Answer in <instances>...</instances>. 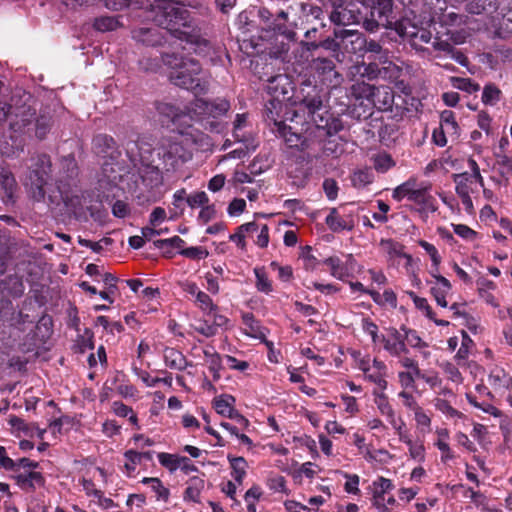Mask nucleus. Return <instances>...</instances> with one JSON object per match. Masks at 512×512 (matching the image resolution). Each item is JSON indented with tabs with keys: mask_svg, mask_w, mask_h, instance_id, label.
I'll return each instance as SVG.
<instances>
[{
	"mask_svg": "<svg viewBox=\"0 0 512 512\" xmlns=\"http://www.w3.org/2000/svg\"><path fill=\"white\" fill-rule=\"evenodd\" d=\"M205 135L191 126L177 129L172 135L164 137L156 153L163 169L175 171L192 158V146L202 142Z\"/></svg>",
	"mask_w": 512,
	"mask_h": 512,
	"instance_id": "1",
	"label": "nucleus"
},
{
	"mask_svg": "<svg viewBox=\"0 0 512 512\" xmlns=\"http://www.w3.org/2000/svg\"><path fill=\"white\" fill-rule=\"evenodd\" d=\"M153 21L160 27L171 32L180 40L194 43L192 36L180 28L190 27L189 11L174 0H154L151 4Z\"/></svg>",
	"mask_w": 512,
	"mask_h": 512,
	"instance_id": "2",
	"label": "nucleus"
},
{
	"mask_svg": "<svg viewBox=\"0 0 512 512\" xmlns=\"http://www.w3.org/2000/svg\"><path fill=\"white\" fill-rule=\"evenodd\" d=\"M165 61L172 68L169 77L174 85L192 91L195 95L204 94L208 90L209 80L196 60L170 56Z\"/></svg>",
	"mask_w": 512,
	"mask_h": 512,
	"instance_id": "3",
	"label": "nucleus"
},
{
	"mask_svg": "<svg viewBox=\"0 0 512 512\" xmlns=\"http://www.w3.org/2000/svg\"><path fill=\"white\" fill-rule=\"evenodd\" d=\"M304 2L290 5L286 10L278 12L277 35L287 41L281 42L280 48L273 52L276 57L281 56L289 50V43L296 40V30L307 23L304 12Z\"/></svg>",
	"mask_w": 512,
	"mask_h": 512,
	"instance_id": "4",
	"label": "nucleus"
},
{
	"mask_svg": "<svg viewBox=\"0 0 512 512\" xmlns=\"http://www.w3.org/2000/svg\"><path fill=\"white\" fill-rule=\"evenodd\" d=\"M230 109V103L226 99H216L208 102L203 99H196L187 108L190 119L200 122L205 128L212 131H219L218 118L224 116Z\"/></svg>",
	"mask_w": 512,
	"mask_h": 512,
	"instance_id": "5",
	"label": "nucleus"
},
{
	"mask_svg": "<svg viewBox=\"0 0 512 512\" xmlns=\"http://www.w3.org/2000/svg\"><path fill=\"white\" fill-rule=\"evenodd\" d=\"M51 162L47 155H39L31 159L29 172L24 178V185L36 201L44 199L45 189L49 180Z\"/></svg>",
	"mask_w": 512,
	"mask_h": 512,
	"instance_id": "6",
	"label": "nucleus"
},
{
	"mask_svg": "<svg viewBox=\"0 0 512 512\" xmlns=\"http://www.w3.org/2000/svg\"><path fill=\"white\" fill-rule=\"evenodd\" d=\"M31 103H34L32 96L22 90H17L11 97L10 103L0 100V123L10 119V125L31 116Z\"/></svg>",
	"mask_w": 512,
	"mask_h": 512,
	"instance_id": "7",
	"label": "nucleus"
},
{
	"mask_svg": "<svg viewBox=\"0 0 512 512\" xmlns=\"http://www.w3.org/2000/svg\"><path fill=\"white\" fill-rule=\"evenodd\" d=\"M340 122L333 119L325 125L317 124L312 133L322 143V152L326 156L339 157L344 152V144L335 134L341 130Z\"/></svg>",
	"mask_w": 512,
	"mask_h": 512,
	"instance_id": "8",
	"label": "nucleus"
},
{
	"mask_svg": "<svg viewBox=\"0 0 512 512\" xmlns=\"http://www.w3.org/2000/svg\"><path fill=\"white\" fill-rule=\"evenodd\" d=\"M334 35L336 38H342L343 40L347 38H351L350 44L351 48L345 46V49L351 53H357L362 50L366 52H370L374 55V61H386V57L389 56V52L382 48V46L374 41H367L361 34L357 33L354 30L349 29H340L335 30Z\"/></svg>",
	"mask_w": 512,
	"mask_h": 512,
	"instance_id": "9",
	"label": "nucleus"
},
{
	"mask_svg": "<svg viewBox=\"0 0 512 512\" xmlns=\"http://www.w3.org/2000/svg\"><path fill=\"white\" fill-rule=\"evenodd\" d=\"M31 116L24 117L21 122L15 121L11 124V129L15 133H23L31 137L34 135L38 139H44L52 127V117L50 115L41 114L34 118L35 108L31 103Z\"/></svg>",
	"mask_w": 512,
	"mask_h": 512,
	"instance_id": "10",
	"label": "nucleus"
},
{
	"mask_svg": "<svg viewBox=\"0 0 512 512\" xmlns=\"http://www.w3.org/2000/svg\"><path fill=\"white\" fill-rule=\"evenodd\" d=\"M398 35L415 49H420L432 39V33L423 25H418L415 19L404 17L396 23Z\"/></svg>",
	"mask_w": 512,
	"mask_h": 512,
	"instance_id": "11",
	"label": "nucleus"
},
{
	"mask_svg": "<svg viewBox=\"0 0 512 512\" xmlns=\"http://www.w3.org/2000/svg\"><path fill=\"white\" fill-rule=\"evenodd\" d=\"M322 83L330 88H336L342 83V76L335 69V64L328 58H317L312 64Z\"/></svg>",
	"mask_w": 512,
	"mask_h": 512,
	"instance_id": "12",
	"label": "nucleus"
},
{
	"mask_svg": "<svg viewBox=\"0 0 512 512\" xmlns=\"http://www.w3.org/2000/svg\"><path fill=\"white\" fill-rule=\"evenodd\" d=\"M19 190L18 183L12 171L0 165V195L5 205L14 204Z\"/></svg>",
	"mask_w": 512,
	"mask_h": 512,
	"instance_id": "13",
	"label": "nucleus"
},
{
	"mask_svg": "<svg viewBox=\"0 0 512 512\" xmlns=\"http://www.w3.org/2000/svg\"><path fill=\"white\" fill-rule=\"evenodd\" d=\"M266 89L272 98L290 100L293 87L287 75L278 74L268 80Z\"/></svg>",
	"mask_w": 512,
	"mask_h": 512,
	"instance_id": "14",
	"label": "nucleus"
},
{
	"mask_svg": "<svg viewBox=\"0 0 512 512\" xmlns=\"http://www.w3.org/2000/svg\"><path fill=\"white\" fill-rule=\"evenodd\" d=\"M372 505L378 512H386L385 495L394 489V485L390 479L378 477L371 484Z\"/></svg>",
	"mask_w": 512,
	"mask_h": 512,
	"instance_id": "15",
	"label": "nucleus"
},
{
	"mask_svg": "<svg viewBox=\"0 0 512 512\" xmlns=\"http://www.w3.org/2000/svg\"><path fill=\"white\" fill-rule=\"evenodd\" d=\"M437 272L436 270L431 271V276L434 280L429 282L431 285L430 289L437 304L446 308L448 306L446 297L451 292L452 285L447 278L439 275Z\"/></svg>",
	"mask_w": 512,
	"mask_h": 512,
	"instance_id": "16",
	"label": "nucleus"
},
{
	"mask_svg": "<svg viewBox=\"0 0 512 512\" xmlns=\"http://www.w3.org/2000/svg\"><path fill=\"white\" fill-rule=\"evenodd\" d=\"M287 101L284 99L272 98L267 100L265 105L266 120L273 124L274 128L284 124V113L287 110Z\"/></svg>",
	"mask_w": 512,
	"mask_h": 512,
	"instance_id": "17",
	"label": "nucleus"
},
{
	"mask_svg": "<svg viewBox=\"0 0 512 512\" xmlns=\"http://www.w3.org/2000/svg\"><path fill=\"white\" fill-rule=\"evenodd\" d=\"M9 136L0 137V153L3 156L13 157L19 155L23 151L25 139L23 133H15L12 129Z\"/></svg>",
	"mask_w": 512,
	"mask_h": 512,
	"instance_id": "18",
	"label": "nucleus"
},
{
	"mask_svg": "<svg viewBox=\"0 0 512 512\" xmlns=\"http://www.w3.org/2000/svg\"><path fill=\"white\" fill-rule=\"evenodd\" d=\"M379 64L376 61L371 63L359 62L349 67L347 77L349 80L369 81L378 79Z\"/></svg>",
	"mask_w": 512,
	"mask_h": 512,
	"instance_id": "19",
	"label": "nucleus"
},
{
	"mask_svg": "<svg viewBox=\"0 0 512 512\" xmlns=\"http://www.w3.org/2000/svg\"><path fill=\"white\" fill-rule=\"evenodd\" d=\"M14 478L17 485L26 492L42 487L45 483L42 474L34 470L19 471Z\"/></svg>",
	"mask_w": 512,
	"mask_h": 512,
	"instance_id": "20",
	"label": "nucleus"
},
{
	"mask_svg": "<svg viewBox=\"0 0 512 512\" xmlns=\"http://www.w3.org/2000/svg\"><path fill=\"white\" fill-rule=\"evenodd\" d=\"M394 102L393 90L388 86H380L374 88V95L370 105L379 110H389Z\"/></svg>",
	"mask_w": 512,
	"mask_h": 512,
	"instance_id": "21",
	"label": "nucleus"
},
{
	"mask_svg": "<svg viewBox=\"0 0 512 512\" xmlns=\"http://www.w3.org/2000/svg\"><path fill=\"white\" fill-rule=\"evenodd\" d=\"M163 360L165 365L173 370L182 371L186 369L191 363H189L182 352L175 348L166 347L163 350Z\"/></svg>",
	"mask_w": 512,
	"mask_h": 512,
	"instance_id": "22",
	"label": "nucleus"
},
{
	"mask_svg": "<svg viewBox=\"0 0 512 512\" xmlns=\"http://www.w3.org/2000/svg\"><path fill=\"white\" fill-rule=\"evenodd\" d=\"M158 114L164 117L167 121H171L178 126H181V119L188 115L183 112L178 106L168 102H158L156 104ZM178 129H181L178 127Z\"/></svg>",
	"mask_w": 512,
	"mask_h": 512,
	"instance_id": "23",
	"label": "nucleus"
},
{
	"mask_svg": "<svg viewBox=\"0 0 512 512\" xmlns=\"http://www.w3.org/2000/svg\"><path fill=\"white\" fill-rule=\"evenodd\" d=\"M488 383L495 391H502L512 386V377L501 367L491 369Z\"/></svg>",
	"mask_w": 512,
	"mask_h": 512,
	"instance_id": "24",
	"label": "nucleus"
},
{
	"mask_svg": "<svg viewBox=\"0 0 512 512\" xmlns=\"http://www.w3.org/2000/svg\"><path fill=\"white\" fill-rule=\"evenodd\" d=\"M25 290L22 279L17 275H9L0 281V293L20 297Z\"/></svg>",
	"mask_w": 512,
	"mask_h": 512,
	"instance_id": "25",
	"label": "nucleus"
},
{
	"mask_svg": "<svg viewBox=\"0 0 512 512\" xmlns=\"http://www.w3.org/2000/svg\"><path fill=\"white\" fill-rule=\"evenodd\" d=\"M384 349L392 356L400 357L408 352L402 335L394 330L389 338L383 337Z\"/></svg>",
	"mask_w": 512,
	"mask_h": 512,
	"instance_id": "26",
	"label": "nucleus"
},
{
	"mask_svg": "<svg viewBox=\"0 0 512 512\" xmlns=\"http://www.w3.org/2000/svg\"><path fill=\"white\" fill-rule=\"evenodd\" d=\"M495 290L496 284L493 281L487 278L477 280V291L480 298L488 305L496 308L499 306V302L493 294Z\"/></svg>",
	"mask_w": 512,
	"mask_h": 512,
	"instance_id": "27",
	"label": "nucleus"
},
{
	"mask_svg": "<svg viewBox=\"0 0 512 512\" xmlns=\"http://www.w3.org/2000/svg\"><path fill=\"white\" fill-rule=\"evenodd\" d=\"M391 9H384L383 6L372 7L371 20L365 22V27L369 31H374L379 26L387 27L391 22L388 20V13Z\"/></svg>",
	"mask_w": 512,
	"mask_h": 512,
	"instance_id": "28",
	"label": "nucleus"
},
{
	"mask_svg": "<svg viewBox=\"0 0 512 512\" xmlns=\"http://www.w3.org/2000/svg\"><path fill=\"white\" fill-rule=\"evenodd\" d=\"M330 230L339 232L342 230H351L354 227L351 218H343L339 215L336 208H332L325 220Z\"/></svg>",
	"mask_w": 512,
	"mask_h": 512,
	"instance_id": "29",
	"label": "nucleus"
},
{
	"mask_svg": "<svg viewBox=\"0 0 512 512\" xmlns=\"http://www.w3.org/2000/svg\"><path fill=\"white\" fill-rule=\"evenodd\" d=\"M131 161L133 163V166L137 169V172L140 174L144 181L148 177H150L151 182H160L161 177L159 168L157 166L145 162L144 157L142 155L140 156L139 163H137L136 159H131Z\"/></svg>",
	"mask_w": 512,
	"mask_h": 512,
	"instance_id": "30",
	"label": "nucleus"
},
{
	"mask_svg": "<svg viewBox=\"0 0 512 512\" xmlns=\"http://www.w3.org/2000/svg\"><path fill=\"white\" fill-rule=\"evenodd\" d=\"M273 131L278 133V135L284 139L289 147L304 148L302 135L293 131L291 126H288L284 123L277 128H273Z\"/></svg>",
	"mask_w": 512,
	"mask_h": 512,
	"instance_id": "31",
	"label": "nucleus"
},
{
	"mask_svg": "<svg viewBox=\"0 0 512 512\" xmlns=\"http://www.w3.org/2000/svg\"><path fill=\"white\" fill-rule=\"evenodd\" d=\"M373 395L375 396L374 401L379 412L387 418L389 424L399 418L396 416V412L389 403L387 396L384 394V391L374 390Z\"/></svg>",
	"mask_w": 512,
	"mask_h": 512,
	"instance_id": "32",
	"label": "nucleus"
},
{
	"mask_svg": "<svg viewBox=\"0 0 512 512\" xmlns=\"http://www.w3.org/2000/svg\"><path fill=\"white\" fill-rule=\"evenodd\" d=\"M354 83L350 87V94L355 100H366L371 102L374 95L375 86L366 83L365 81L352 80Z\"/></svg>",
	"mask_w": 512,
	"mask_h": 512,
	"instance_id": "33",
	"label": "nucleus"
},
{
	"mask_svg": "<svg viewBox=\"0 0 512 512\" xmlns=\"http://www.w3.org/2000/svg\"><path fill=\"white\" fill-rule=\"evenodd\" d=\"M379 64H381V67L379 66L377 70L378 79L392 82L397 80L402 74V69L390 61L389 56L386 57V61H379Z\"/></svg>",
	"mask_w": 512,
	"mask_h": 512,
	"instance_id": "34",
	"label": "nucleus"
},
{
	"mask_svg": "<svg viewBox=\"0 0 512 512\" xmlns=\"http://www.w3.org/2000/svg\"><path fill=\"white\" fill-rule=\"evenodd\" d=\"M454 182L456 184V193L457 194H472L475 192L474 186L478 183V181L471 177L468 172L455 174L454 176Z\"/></svg>",
	"mask_w": 512,
	"mask_h": 512,
	"instance_id": "35",
	"label": "nucleus"
},
{
	"mask_svg": "<svg viewBox=\"0 0 512 512\" xmlns=\"http://www.w3.org/2000/svg\"><path fill=\"white\" fill-rule=\"evenodd\" d=\"M205 482L199 477H192L187 482V488L184 492L185 501L199 502L200 494L204 489Z\"/></svg>",
	"mask_w": 512,
	"mask_h": 512,
	"instance_id": "36",
	"label": "nucleus"
},
{
	"mask_svg": "<svg viewBox=\"0 0 512 512\" xmlns=\"http://www.w3.org/2000/svg\"><path fill=\"white\" fill-rule=\"evenodd\" d=\"M132 37L137 42H141L145 45L154 46L160 42L158 32L151 28H139L132 32Z\"/></svg>",
	"mask_w": 512,
	"mask_h": 512,
	"instance_id": "37",
	"label": "nucleus"
},
{
	"mask_svg": "<svg viewBox=\"0 0 512 512\" xmlns=\"http://www.w3.org/2000/svg\"><path fill=\"white\" fill-rule=\"evenodd\" d=\"M436 433H437L438 439H437L435 445L441 452V460L443 462H446L448 460L453 459L454 454L447 442V440L449 439L448 430L445 428H442V429H438L436 431Z\"/></svg>",
	"mask_w": 512,
	"mask_h": 512,
	"instance_id": "38",
	"label": "nucleus"
},
{
	"mask_svg": "<svg viewBox=\"0 0 512 512\" xmlns=\"http://www.w3.org/2000/svg\"><path fill=\"white\" fill-rule=\"evenodd\" d=\"M331 22L336 25L347 26L357 21V15L347 8L334 9L330 14Z\"/></svg>",
	"mask_w": 512,
	"mask_h": 512,
	"instance_id": "39",
	"label": "nucleus"
},
{
	"mask_svg": "<svg viewBox=\"0 0 512 512\" xmlns=\"http://www.w3.org/2000/svg\"><path fill=\"white\" fill-rule=\"evenodd\" d=\"M235 399L231 395H220L214 399V408L216 412L222 416L230 417L234 412L233 404Z\"/></svg>",
	"mask_w": 512,
	"mask_h": 512,
	"instance_id": "40",
	"label": "nucleus"
},
{
	"mask_svg": "<svg viewBox=\"0 0 512 512\" xmlns=\"http://www.w3.org/2000/svg\"><path fill=\"white\" fill-rule=\"evenodd\" d=\"M232 468L231 476L238 485H241L246 476L247 462L243 457L228 456Z\"/></svg>",
	"mask_w": 512,
	"mask_h": 512,
	"instance_id": "41",
	"label": "nucleus"
},
{
	"mask_svg": "<svg viewBox=\"0 0 512 512\" xmlns=\"http://www.w3.org/2000/svg\"><path fill=\"white\" fill-rule=\"evenodd\" d=\"M324 264L330 268L331 275L336 279L344 280L349 276L347 266L338 257H329L324 260Z\"/></svg>",
	"mask_w": 512,
	"mask_h": 512,
	"instance_id": "42",
	"label": "nucleus"
},
{
	"mask_svg": "<svg viewBox=\"0 0 512 512\" xmlns=\"http://www.w3.org/2000/svg\"><path fill=\"white\" fill-rule=\"evenodd\" d=\"M374 175L371 169L364 168V169H358L353 172L351 176V183L353 187L357 189H361L366 187L367 185L371 184L373 182Z\"/></svg>",
	"mask_w": 512,
	"mask_h": 512,
	"instance_id": "43",
	"label": "nucleus"
},
{
	"mask_svg": "<svg viewBox=\"0 0 512 512\" xmlns=\"http://www.w3.org/2000/svg\"><path fill=\"white\" fill-rule=\"evenodd\" d=\"M303 105L307 108L308 114L311 117V120L317 125L320 124L316 117L320 118V122H323V116L317 114L322 108L323 103L319 96H313L309 98H305L303 101Z\"/></svg>",
	"mask_w": 512,
	"mask_h": 512,
	"instance_id": "44",
	"label": "nucleus"
},
{
	"mask_svg": "<svg viewBox=\"0 0 512 512\" xmlns=\"http://www.w3.org/2000/svg\"><path fill=\"white\" fill-rule=\"evenodd\" d=\"M382 251L388 256V261L403 254V245L392 239H382L379 243Z\"/></svg>",
	"mask_w": 512,
	"mask_h": 512,
	"instance_id": "45",
	"label": "nucleus"
},
{
	"mask_svg": "<svg viewBox=\"0 0 512 512\" xmlns=\"http://www.w3.org/2000/svg\"><path fill=\"white\" fill-rule=\"evenodd\" d=\"M120 26L119 17L102 16L94 21V28L100 32L113 31Z\"/></svg>",
	"mask_w": 512,
	"mask_h": 512,
	"instance_id": "46",
	"label": "nucleus"
},
{
	"mask_svg": "<svg viewBox=\"0 0 512 512\" xmlns=\"http://www.w3.org/2000/svg\"><path fill=\"white\" fill-rule=\"evenodd\" d=\"M390 425L394 429L396 435L398 436L399 441L406 444L407 447L414 442V440H412L410 434L406 429V423L402 417H399L397 420L392 421Z\"/></svg>",
	"mask_w": 512,
	"mask_h": 512,
	"instance_id": "47",
	"label": "nucleus"
},
{
	"mask_svg": "<svg viewBox=\"0 0 512 512\" xmlns=\"http://www.w3.org/2000/svg\"><path fill=\"white\" fill-rule=\"evenodd\" d=\"M390 425L394 429L396 435L398 436L399 441L406 444L407 447L414 442V440H412L410 434L406 429V423L402 417H399L397 420L392 421Z\"/></svg>",
	"mask_w": 512,
	"mask_h": 512,
	"instance_id": "48",
	"label": "nucleus"
},
{
	"mask_svg": "<svg viewBox=\"0 0 512 512\" xmlns=\"http://www.w3.org/2000/svg\"><path fill=\"white\" fill-rule=\"evenodd\" d=\"M372 161H373L374 168L376 169V171H378L380 173L387 172L389 169H391L395 165V162L392 159V157L385 152L375 155L372 158Z\"/></svg>",
	"mask_w": 512,
	"mask_h": 512,
	"instance_id": "49",
	"label": "nucleus"
},
{
	"mask_svg": "<svg viewBox=\"0 0 512 512\" xmlns=\"http://www.w3.org/2000/svg\"><path fill=\"white\" fill-rule=\"evenodd\" d=\"M258 17L265 25L266 29L273 31L277 34L278 13L274 15L268 8L260 7L258 10Z\"/></svg>",
	"mask_w": 512,
	"mask_h": 512,
	"instance_id": "50",
	"label": "nucleus"
},
{
	"mask_svg": "<svg viewBox=\"0 0 512 512\" xmlns=\"http://www.w3.org/2000/svg\"><path fill=\"white\" fill-rule=\"evenodd\" d=\"M415 185H416V181L413 179H410V180L400 184L393 190V193H392L393 199H395L398 202L402 201L404 198L410 199L411 193H412Z\"/></svg>",
	"mask_w": 512,
	"mask_h": 512,
	"instance_id": "51",
	"label": "nucleus"
},
{
	"mask_svg": "<svg viewBox=\"0 0 512 512\" xmlns=\"http://www.w3.org/2000/svg\"><path fill=\"white\" fill-rule=\"evenodd\" d=\"M414 420L420 432L428 433L431 431V417L422 407L414 412Z\"/></svg>",
	"mask_w": 512,
	"mask_h": 512,
	"instance_id": "52",
	"label": "nucleus"
},
{
	"mask_svg": "<svg viewBox=\"0 0 512 512\" xmlns=\"http://www.w3.org/2000/svg\"><path fill=\"white\" fill-rule=\"evenodd\" d=\"M496 163L502 176L512 175V156L506 152H496Z\"/></svg>",
	"mask_w": 512,
	"mask_h": 512,
	"instance_id": "53",
	"label": "nucleus"
},
{
	"mask_svg": "<svg viewBox=\"0 0 512 512\" xmlns=\"http://www.w3.org/2000/svg\"><path fill=\"white\" fill-rule=\"evenodd\" d=\"M434 407L450 418H463V414L454 409L447 400L437 397L433 401Z\"/></svg>",
	"mask_w": 512,
	"mask_h": 512,
	"instance_id": "54",
	"label": "nucleus"
},
{
	"mask_svg": "<svg viewBox=\"0 0 512 512\" xmlns=\"http://www.w3.org/2000/svg\"><path fill=\"white\" fill-rule=\"evenodd\" d=\"M501 91L494 84H487L483 88L482 102L485 105H495L500 100Z\"/></svg>",
	"mask_w": 512,
	"mask_h": 512,
	"instance_id": "55",
	"label": "nucleus"
},
{
	"mask_svg": "<svg viewBox=\"0 0 512 512\" xmlns=\"http://www.w3.org/2000/svg\"><path fill=\"white\" fill-rule=\"evenodd\" d=\"M144 484L150 485V488L152 491H154L157 495L158 499H162L163 501L167 502L169 498V490L164 487L162 482L158 478H144L142 480Z\"/></svg>",
	"mask_w": 512,
	"mask_h": 512,
	"instance_id": "56",
	"label": "nucleus"
},
{
	"mask_svg": "<svg viewBox=\"0 0 512 512\" xmlns=\"http://www.w3.org/2000/svg\"><path fill=\"white\" fill-rule=\"evenodd\" d=\"M181 457L182 456L164 452L158 454L159 463L165 468H167L170 472H174L177 469H179V466L181 464Z\"/></svg>",
	"mask_w": 512,
	"mask_h": 512,
	"instance_id": "57",
	"label": "nucleus"
},
{
	"mask_svg": "<svg viewBox=\"0 0 512 512\" xmlns=\"http://www.w3.org/2000/svg\"><path fill=\"white\" fill-rule=\"evenodd\" d=\"M61 166H62L65 176H63L60 179V182H62L63 180L74 179V177L77 175V165H76L75 158L71 155L64 157L61 160Z\"/></svg>",
	"mask_w": 512,
	"mask_h": 512,
	"instance_id": "58",
	"label": "nucleus"
},
{
	"mask_svg": "<svg viewBox=\"0 0 512 512\" xmlns=\"http://www.w3.org/2000/svg\"><path fill=\"white\" fill-rule=\"evenodd\" d=\"M441 126L442 129L451 134L458 133V124L456 122L455 115L450 110H445L441 114Z\"/></svg>",
	"mask_w": 512,
	"mask_h": 512,
	"instance_id": "59",
	"label": "nucleus"
},
{
	"mask_svg": "<svg viewBox=\"0 0 512 512\" xmlns=\"http://www.w3.org/2000/svg\"><path fill=\"white\" fill-rule=\"evenodd\" d=\"M244 144V147H240L237 149H234L230 151L228 154H226L223 159H242L246 157L250 151H253L256 149V145L253 143V140L248 138V141L242 142Z\"/></svg>",
	"mask_w": 512,
	"mask_h": 512,
	"instance_id": "60",
	"label": "nucleus"
},
{
	"mask_svg": "<svg viewBox=\"0 0 512 512\" xmlns=\"http://www.w3.org/2000/svg\"><path fill=\"white\" fill-rule=\"evenodd\" d=\"M124 457L126 458L124 468L127 475L131 476L132 473L136 470L137 465L141 463L140 452L128 450L125 452Z\"/></svg>",
	"mask_w": 512,
	"mask_h": 512,
	"instance_id": "61",
	"label": "nucleus"
},
{
	"mask_svg": "<svg viewBox=\"0 0 512 512\" xmlns=\"http://www.w3.org/2000/svg\"><path fill=\"white\" fill-rule=\"evenodd\" d=\"M471 501L484 512H497L489 506V501L485 495L480 492L469 489Z\"/></svg>",
	"mask_w": 512,
	"mask_h": 512,
	"instance_id": "62",
	"label": "nucleus"
},
{
	"mask_svg": "<svg viewBox=\"0 0 512 512\" xmlns=\"http://www.w3.org/2000/svg\"><path fill=\"white\" fill-rule=\"evenodd\" d=\"M254 273L256 276V287L259 291L270 293L272 291V284L268 279L263 269L255 268Z\"/></svg>",
	"mask_w": 512,
	"mask_h": 512,
	"instance_id": "63",
	"label": "nucleus"
},
{
	"mask_svg": "<svg viewBox=\"0 0 512 512\" xmlns=\"http://www.w3.org/2000/svg\"><path fill=\"white\" fill-rule=\"evenodd\" d=\"M452 82L455 88L463 90L468 93H474L480 89V86L471 81L469 78L457 77L453 78Z\"/></svg>",
	"mask_w": 512,
	"mask_h": 512,
	"instance_id": "64",
	"label": "nucleus"
}]
</instances>
